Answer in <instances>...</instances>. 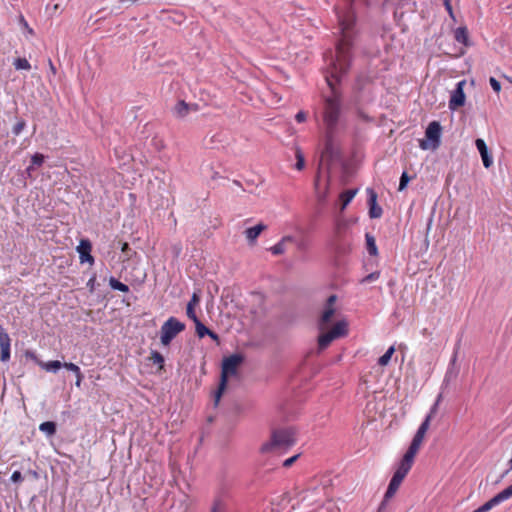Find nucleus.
Returning a JSON list of instances; mask_svg holds the SVG:
<instances>
[{
  "label": "nucleus",
  "mask_w": 512,
  "mask_h": 512,
  "mask_svg": "<svg viewBox=\"0 0 512 512\" xmlns=\"http://www.w3.org/2000/svg\"><path fill=\"white\" fill-rule=\"evenodd\" d=\"M208 336L211 337L214 341H217V342L219 341L218 335L211 330H209Z\"/></svg>",
  "instance_id": "3c124183"
},
{
  "label": "nucleus",
  "mask_w": 512,
  "mask_h": 512,
  "mask_svg": "<svg viewBox=\"0 0 512 512\" xmlns=\"http://www.w3.org/2000/svg\"><path fill=\"white\" fill-rule=\"evenodd\" d=\"M339 29L341 38L336 44L335 55L330 53V62L325 75L326 82L330 88V94L324 96L322 119L327 134H334L340 121L342 100L341 92L336 84L340 83L341 77L345 75L351 65V48L353 45V26L355 15L352 11L339 15Z\"/></svg>",
  "instance_id": "f257e3e1"
},
{
  "label": "nucleus",
  "mask_w": 512,
  "mask_h": 512,
  "mask_svg": "<svg viewBox=\"0 0 512 512\" xmlns=\"http://www.w3.org/2000/svg\"><path fill=\"white\" fill-rule=\"evenodd\" d=\"M315 189H318L319 186V174L316 176L315 183H314Z\"/></svg>",
  "instance_id": "864d4df0"
},
{
  "label": "nucleus",
  "mask_w": 512,
  "mask_h": 512,
  "mask_svg": "<svg viewBox=\"0 0 512 512\" xmlns=\"http://www.w3.org/2000/svg\"><path fill=\"white\" fill-rule=\"evenodd\" d=\"M325 199H326V193L318 194V201L319 202H324Z\"/></svg>",
  "instance_id": "603ef678"
},
{
  "label": "nucleus",
  "mask_w": 512,
  "mask_h": 512,
  "mask_svg": "<svg viewBox=\"0 0 512 512\" xmlns=\"http://www.w3.org/2000/svg\"><path fill=\"white\" fill-rule=\"evenodd\" d=\"M357 192H358L357 189H349L340 194V201H341L340 210L341 211L345 210V208L352 201V199L355 197Z\"/></svg>",
  "instance_id": "a211bd4d"
},
{
  "label": "nucleus",
  "mask_w": 512,
  "mask_h": 512,
  "mask_svg": "<svg viewBox=\"0 0 512 512\" xmlns=\"http://www.w3.org/2000/svg\"><path fill=\"white\" fill-rule=\"evenodd\" d=\"M191 109H196L195 105H189L185 101H180L174 108V112L177 117L183 118L185 117Z\"/></svg>",
  "instance_id": "6ab92c4d"
},
{
  "label": "nucleus",
  "mask_w": 512,
  "mask_h": 512,
  "mask_svg": "<svg viewBox=\"0 0 512 512\" xmlns=\"http://www.w3.org/2000/svg\"><path fill=\"white\" fill-rule=\"evenodd\" d=\"M223 510V504L220 500L215 501L211 512H221Z\"/></svg>",
  "instance_id": "c03bdc74"
},
{
  "label": "nucleus",
  "mask_w": 512,
  "mask_h": 512,
  "mask_svg": "<svg viewBox=\"0 0 512 512\" xmlns=\"http://www.w3.org/2000/svg\"><path fill=\"white\" fill-rule=\"evenodd\" d=\"M465 85V81H460L456 89L452 92L450 101H449V108L451 110H456L457 108L461 107L465 103V94L463 87Z\"/></svg>",
  "instance_id": "9b49d317"
},
{
  "label": "nucleus",
  "mask_w": 512,
  "mask_h": 512,
  "mask_svg": "<svg viewBox=\"0 0 512 512\" xmlns=\"http://www.w3.org/2000/svg\"><path fill=\"white\" fill-rule=\"evenodd\" d=\"M62 367H65L66 369L74 372L75 374L80 372V368L73 363H64L62 364Z\"/></svg>",
  "instance_id": "a19ab883"
},
{
  "label": "nucleus",
  "mask_w": 512,
  "mask_h": 512,
  "mask_svg": "<svg viewBox=\"0 0 512 512\" xmlns=\"http://www.w3.org/2000/svg\"><path fill=\"white\" fill-rule=\"evenodd\" d=\"M195 323L196 328V334L199 338H203L204 336L208 335L209 328H207L200 320H197Z\"/></svg>",
  "instance_id": "bb28decb"
},
{
  "label": "nucleus",
  "mask_w": 512,
  "mask_h": 512,
  "mask_svg": "<svg viewBox=\"0 0 512 512\" xmlns=\"http://www.w3.org/2000/svg\"><path fill=\"white\" fill-rule=\"evenodd\" d=\"M267 228L263 223H259L254 227L245 230V236L250 244H254L258 236Z\"/></svg>",
  "instance_id": "2eb2a0df"
},
{
  "label": "nucleus",
  "mask_w": 512,
  "mask_h": 512,
  "mask_svg": "<svg viewBox=\"0 0 512 512\" xmlns=\"http://www.w3.org/2000/svg\"><path fill=\"white\" fill-rule=\"evenodd\" d=\"M347 334V323L344 320L338 321L333 328L326 332L322 333L318 338V347L319 350L326 349L333 340L345 336Z\"/></svg>",
  "instance_id": "0eeeda50"
},
{
  "label": "nucleus",
  "mask_w": 512,
  "mask_h": 512,
  "mask_svg": "<svg viewBox=\"0 0 512 512\" xmlns=\"http://www.w3.org/2000/svg\"><path fill=\"white\" fill-rule=\"evenodd\" d=\"M442 399V394H439L438 397H437V400L436 402L434 403V405L432 406V408L430 409V412L429 414L426 416V418H429V423L431 422L432 418L435 416V414L437 413V410H438V406H439V403Z\"/></svg>",
  "instance_id": "7c9ffc66"
},
{
  "label": "nucleus",
  "mask_w": 512,
  "mask_h": 512,
  "mask_svg": "<svg viewBox=\"0 0 512 512\" xmlns=\"http://www.w3.org/2000/svg\"><path fill=\"white\" fill-rule=\"evenodd\" d=\"M184 329V323L180 322L175 317H170L161 327V343L165 346L169 345L171 341Z\"/></svg>",
  "instance_id": "39448f33"
},
{
  "label": "nucleus",
  "mask_w": 512,
  "mask_h": 512,
  "mask_svg": "<svg viewBox=\"0 0 512 512\" xmlns=\"http://www.w3.org/2000/svg\"><path fill=\"white\" fill-rule=\"evenodd\" d=\"M49 63H50V70H51L53 73H55V72H56V70H55L54 65L52 64V62H51V61H50Z\"/></svg>",
  "instance_id": "5fc2aeb1"
},
{
  "label": "nucleus",
  "mask_w": 512,
  "mask_h": 512,
  "mask_svg": "<svg viewBox=\"0 0 512 512\" xmlns=\"http://www.w3.org/2000/svg\"><path fill=\"white\" fill-rule=\"evenodd\" d=\"M296 443V432L293 428L275 429L271 433V438L264 443L260 451L262 453L286 451Z\"/></svg>",
  "instance_id": "7ed1b4c3"
},
{
  "label": "nucleus",
  "mask_w": 512,
  "mask_h": 512,
  "mask_svg": "<svg viewBox=\"0 0 512 512\" xmlns=\"http://www.w3.org/2000/svg\"><path fill=\"white\" fill-rule=\"evenodd\" d=\"M121 250L123 253H125L127 256H129V251L131 250L128 243H123Z\"/></svg>",
  "instance_id": "8fccbe9b"
},
{
  "label": "nucleus",
  "mask_w": 512,
  "mask_h": 512,
  "mask_svg": "<svg viewBox=\"0 0 512 512\" xmlns=\"http://www.w3.org/2000/svg\"><path fill=\"white\" fill-rule=\"evenodd\" d=\"M369 194V216L371 218H380L382 215V208L377 205V194L373 189H368Z\"/></svg>",
  "instance_id": "4468645a"
},
{
  "label": "nucleus",
  "mask_w": 512,
  "mask_h": 512,
  "mask_svg": "<svg viewBox=\"0 0 512 512\" xmlns=\"http://www.w3.org/2000/svg\"><path fill=\"white\" fill-rule=\"evenodd\" d=\"M23 477L20 471H14L11 476V481L13 482H20L22 481Z\"/></svg>",
  "instance_id": "a18cd8bd"
},
{
  "label": "nucleus",
  "mask_w": 512,
  "mask_h": 512,
  "mask_svg": "<svg viewBox=\"0 0 512 512\" xmlns=\"http://www.w3.org/2000/svg\"><path fill=\"white\" fill-rule=\"evenodd\" d=\"M199 302H200V296L198 295V293L194 292L187 305H191L192 307H195L196 305L199 304Z\"/></svg>",
  "instance_id": "ea45409f"
},
{
  "label": "nucleus",
  "mask_w": 512,
  "mask_h": 512,
  "mask_svg": "<svg viewBox=\"0 0 512 512\" xmlns=\"http://www.w3.org/2000/svg\"><path fill=\"white\" fill-rule=\"evenodd\" d=\"M512 498V484L496 494L493 498H491L489 501L484 503L482 506L474 510L473 512H488L491 510L494 506L500 504L501 502Z\"/></svg>",
  "instance_id": "9d476101"
},
{
  "label": "nucleus",
  "mask_w": 512,
  "mask_h": 512,
  "mask_svg": "<svg viewBox=\"0 0 512 512\" xmlns=\"http://www.w3.org/2000/svg\"><path fill=\"white\" fill-rule=\"evenodd\" d=\"M76 386H80L81 385V382L83 380V374L81 373V371L79 373H76Z\"/></svg>",
  "instance_id": "09e8293b"
},
{
  "label": "nucleus",
  "mask_w": 512,
  "mask_h": 512,
  "mask_svg": "<svg viewBox=\"0 0 512 512\" xmlns=\"http://www.w3.org/2000/svg\"><path fill=\"white\" fill-rule=\"evenodd\" d=\"M489 82H490V85H491L492 89H493L495 92H497V93H498V92H500V90H501V84H500V82H499L497 79H495L494 77H491V78L489 79Z\"/></svg>",
  "instance_id": "4c0bfd02"
},
{
  "label": "nucleus",
  "mask_w": 512,
  "mask_h": 512,
  "mask_svg": "<svg viewBox=\"0 0 512 512\" xmlns=\"http://www.w3.org/2000/svg\"><path fill=\"white\" fill-rule=\"evenodd\" d=\"M394 352L395 348L393 346L389 347L388 350L378 359L379 365L386 366L391 360Z\"/></svg>",
  "instance_id": "a878e982"
},
{
  "label": "nucleus",
  "mask_w": 512,
  "mask_h": 512,
  "mask_svg": "<svg viewBox=\"0 0 512 512\" xmlns=\"http://www.w3.org/2000/svg\"><path fill=\"white\" fill-rule=\"evenodd\" d=\"M14 66L17 70H30L31 65L26 58H17L14 61Z\"/></svg>",
  "instance_id": "cd10ccee"
},
{
  "label": "nucleus",
  "mask_w": 512,
  "mask_h": 512,
  "mask_svg": "<svg viewBox=\"0 0 512 512\" xmlns=\"http://www.w3.org/2000/svg\"><path fill=\"white\" fill-rule=\"evenodd\" d=\"M429 426V418H425L420 427L418 428L416 434L414 435L413 440L403 457L414 462V457L422 445V442L424 440L426 432L429 429Z\"/></svg>",
  "instance_id": "6e6552de"
},
{
  "label": "nucleus",
  "mask_w": 512,
  "mask_h": 512,
  "mask_svg": "<svg viewBox=\"0 0 512 512\" xmlns=\"http://www.w3.org/2000/svg\"><path fill=\"white\" fill-rule=\"evenodd\" d=\"M307 118V114L304 112V111H299L296 116H295V119L297 122H304Z\"/></svg>",
  "instance_id": "49530a36"
},
{
  "label": "nucleus",
  "mask_w": 512,
  "mask_h": 512,
  "mask_svg": "<svg viewBox=\"0 0 512 512\" xmlns=\"http://www.w3.org/2000/svg\"><path fill=\"white\" fill-rule=\"evenodd\" d=\"M44 162V156L42 154L36 153L31 158V165L27 168V171H31L34 166H40Z\"/></svg>",
  "instance_id": "c85d7f7f"
},
{
  "label": "nucleus",
  "mask_w": 512,
  "mask_h": 512,
  "mask_svg": "<svg viewBox=\"0 0 512 512\" xmlns=\"http://www.w3.org/2000/svg\"><path fill=\"white\" fill-rule=\"evenodd\" d=\"M294 241V238L291 237V236H285L282 238V240L280 242H278L276 245H274L273 247L270 248V251L274 254V255H281L285 252L286 250V245L288 243H291Z\"/></svg>",
  "instance_id": "f3484780"
},
{
  "label": "nucleus",
  "mask_w": 512,
  "mask_h": 512,
  "mask_svg": "<svg viewBox=\"0 0 512 512\" xmlns=\"http://www.w3.org/2000/svg\"><path fill=\"white\" fill-rule=\"evenodd\" d=\"M444 6H445L447 12L449 13V15L451 16V18L454 19L453 8H452L450 0H444Z\"/></svg>",
  "instance_id": "37998d69"
},
{
  "label": "nucleus",
  "mask_w": 512,
  "mask_h": 512,
  "mask_svg": "<svg viewBox=\"0 0 512 512\" xmlns=\"http://www.w3.org/2000/svg\"><path fill=\"white\" fill-rule=\"evenodd\" d=\"M26 122L23 119L18 120V122L13 126L12 132L14 135L18 136L25 128Z\"/></svg>",
  "instance_id": "473e14b6"
},
{
  "label": "nucleus",
  "mask_w": 512,
  "mask_h": 512,
  "mask_svg": "<svg viewBox=\"0 0 512 512\" xmlns=\"http://www.w3.org/2000/svg\"><path fill=\"white\" fill-rule=\"evenodd\" d=\"M336 300V295H330L326 301V305L318 322V327L321 331L327 328L335 315L336 310L334 308V304Z\"/></svg>",
  "instance_id": "1a4fd4ad"
},
{
  "label": "nucleus",
  "mask_w": 512,
  "mask_h": 512,
  "mask_svg": "<svg viewBox=\"0 0 512 512\" xmlns=\"http://www.w3.org/2000/svg\"><path fill=\"white\" fill-rule=\"evenodd\" d=\"M95 281H96V276H95V275H93V276L88 280V282H87V287L89 288V291H90L91 293H93V292H94V290H95Z\"/></svg>",
  "instance_id": "79ce46f5"
},
{
  "label": "nucleus",
  "mask_w": 512,
  "mask_h": 512,
  "mask_svg": "<svg viewBox=\"0 0 512 512\" xmlns=\"http://www.w3.org/2000/svg\"><path fill=\"white\" fill-rule=\"evenodd\" d=\"M441 131L442 128L439 122L432 121L429 123L425 132L426 140H420L419 143L421 149H437L440 146Z\"/></svg>",
  "instance_id": "423d86ee"
},
{
  "label": "nucleus",
  "mask_w": 512,
  "mask_h": 512,
  "mask_svg": "<svg viewBox=\"0 0 512 512\" xmlns=\"http://www.w3.org/2000/svg\"><path fill=\"white\" fill-rule=\"evenodd\" d=\"M27 354L30 355V357L36 359V357L33 354H30V353H27Z\"/></svg>",
  "instance_id": "13d9d810"
},
{
  "label": "nucleus",
  "mask_w": 512,
  "mask_h": 512,
  "mask_svg": "<svg viewBox=\"0 0 512 512\" xmlns=\"http://www.w3.org/2000/svg\"><path fill=\"white\" fill-rule=\"evenodd\" d=\"M379 277H380V272L379 271H375V272H372V273L368 274L364 278H362L360 280V283L361 284H365V283H368V282L376 281V280L379 279Z\"/></svg>",
  "instance_id": "2f4dec72"
},
{
  "label": "nucleus",
  "mask_w": 512,
  "mask_h": 512,
  "mask_svg": "<svg viewBox=\"0 0 512 512\" xmlns=\"http://www.w3.org/2000/svg\"><path fill=\"white\" fill-rule=\"evenodd\" d=\"M151 359L154 364H159L162 367L164 363V357L159 352H152Z\"/></svg>",
  "instance_id": "f704fd0d"
},
{
  "label": "nucleus",
  "mask_w": 512,
  "mask_h": 512,
  "mask_svg": "<svg viewBox=\"0 0 512 512\" xmlns=\"http://www.w3.org/2000/svg\"><path fill=\"white\" fill-rule=\"evenodd\" d=\"M509 466H510V469H512V458L509 461Z\"/></svg>",
  "instance_id": "6e6d98bb"
},
{
  "label": "nucleus",
  "mask_w": 512,
  "mask_h": 512,
  "mask_svg": "<svg viewBox=\"0 0 512 512\" xmlns=\"http://www.w3.org/2000/svg\"><path fill=\"white\" fill-rule=\"evenodd\" d=\"M0 348H1V356H0L1 361H3V362L8 361L10 358V337L9 336H1Z\"/></svg>",
  "instance_id": "dca6fc26"
},
{
  "label": "nucleus",
  "mask_w": 512,
  "mask_h": 512,
  "mask_svg": "<svg viewBox=\"0 0 512 512\" xmlns=\"http://www.w3.org/2000/svg\"><path fill=\"white\" fill-rule=\"evenodd\" d=\"M300 454H296L288 459H286L284 462H283V466L286 467V468H289L291 467L294 462L299 458Z\"/></svg>",
  "instance_id": "58836bf2"
},
{
  "label": "nucleus",
  "mask_w": 512,
  "mask_h": 512,
  "mask_svg": "<svg viewBox=\"0 0 512 512\" xmlns=\"http://www.w3.org/2000/svg\"><path fill=\"white\" fill-rule=\"evenodd\" d=\"M195 307H192L191 305H187V308H186V314L187 316L193 320V322H196L198 319L196 313H195V310H194Z\"/></svg>",
  "instance_id": "c9c22d12"
},
{
  "label": "nucleus",
  "mask_w": 512,
  "mask_h": 512,
  "mask_svg": "<svg viewBox=\"0 0 512 512\" xmlns=\"http://www.w3.org/2000/svg\"><path fill=\"white\" fill-rule=\"evenodd\" d=\"M409 180H410V178H409L408 174L406 172H403L402 175H401V178H400V183H399L398 190L399 191L404 190L406 188Z\"/></svg>",
  "instance_id": "72a5a7b5"
},
{
  "label": "nucleus",
  "mask_w": 512,
  "mask_h": 512,
  "mask_svg": "<svg viewBox=\"0 0 512 512\" xmlns=\"http://www.w3.org/2000/svg\"><path fill=\"white\" fill-rule=\"evenodd\" d=\"M365 239H366V248H367L368 253L372 256H376L378 254V250H377L375 238L372 235H370L369 233H367L365 235Z\"/></svg>",
  "instance_id": "5701e85b"
},
{
  "label": "nucleus",
  "mask_w": 512,
  "mask_h": 512,
  "mask_svg": "<svg viewBox=\"0 0 512 512\" xmlns=\"http://www.w3.org/2000/svg\"><path fill=\"white\" fill-rule=\"evenodd\" d=\"M56 423L53 421H46L40 424L39 430L43 433H45L47 436L51 437L54 436L56 433Z\"/></svg>",
  "instance_id": "412c9836"
},
{
  "label": "nucleus",
  "mask_w": 512,
  "mask_h": 512,
  "mask_svg": "<svg viewBox=\"0 0 512 512\" xmlns=\"http://www.w3.org/2000/svg\"><path fill=\"white\" fill-rule=\"evenodd\" d=\"M333 135L334 134H327L326 133V145H325V150L323 152V154H325V155H332V152H333V148H332V138H333Z\"/></svg>",
  "instance_id": "c756f323"
},
{
  "label": "nucleus",
  "mask_w": 512,
  "mask_h": 512,
  "mask_svg": "<svg viewBox=\"0 0 512 512\" xmlns=\"http://www.w3.org/2000/svg\"><path fill=\"white\" fill-rule=\"evenodd\" d=\"M37 363L42 369H44L48 372H57L62 367V363L58 360H53V361H49V362H43V361L37 360Z\"/></svg>",
  "instance_id": "aec40b11"
},
{
  "label": "nucleus",
  "mask_w": 512,
  "mask_h": 512,
  "mask_svg": "<svg viewBox=\"0 0 512 512\" xmlns=\"http://www.w3.org/2000/svg\"><path fill=\"white\" fill-rule=\"evenodd\" d=\"M244 362V356L239 353L232 354L223 358L221 365V375L218 389L214 393V405L217 406L227 388L230 377L239 376V367Z\"/></svg>",
  "instance_id": "f03ea898"
},
{
  "label": "nucleus",
  "mask_w": 512,
  "mask_h": 512,
  "mask_svg": "<svg viewBox=\"0 0 512 512\" xmlns=\"http://www.w3.org/2000/svg\"><path fill=\"white\" fill-rule=\"evenodd\" d=\"M455 40L464 45H468V31L466 27H458L455 30Z\"/></svg>",
  "instance_id": "4be33fe9"
},
{
  "label": "nucleus",
  "mask_w": 512,
  "mask_h": 512,
  "mask_svg": "<svg viewBox=\"0 0 512 512\" xmlns=\"http://www.w3.org/2000/svg\"><path fill=\"white\" fill-rule=\"evenodd\" d=\"M475 145L481 155L483 165L485 168H490L493 164L492 156L489 154L485 141L481 138L476 139Z\"/></svg>",
  "instance_id": "f8f14e48"
},
{
  "label": "nucleus",
  "mask_w": 512,
  "mask_h": 512,
  "mask_svg": "<svg viewBox=\"0 0 512 512\" xmlns=\"http://www.w3.org/2000/svg\"><path fill=\"white\" fill-rule=\"evenodd\" d=\"M456 361V354L454 355L453 359H452V363H454Z\"/></svg>",
  "instance_id": "4d7b16f0"
},
{
  "label": "nucleus",
  "mask_w": 512,
  "mask_h": 512,
  "mask_svg": "<svg viewBox=\"0 0 512 512\" xmlns=\"http://www.w3.org/2000/svg\"><path fill=\"white\" fill-rule=\"evenodd\" d=\"M295 157H296V169L301 171L305 167V158L302 150L299 147L295 148Z\"/></svg>",
  "instance_id": "b1692460"
},
{
  "label": "nucleus",
  "mask_w": 512,
  "mask_h": 512,
  "mask_svg": "<svg viewBox=\"0 0 512 512\" xmlns=\"http://www.w3.org/2000/svg\"><path fill=\"white\" fill-rule=\"evenodd\" d=\"M109 285L114 290H118V291L125 292V293L129 291V287L126 284L118 281L114 277H111L109 279Z\"/></svg>",
  "instance_id": "393cba45"
},
{
  "label": "nucleus",
  "mask_w": 512,
  "mask_h": 512,
  "mask_svg": "<svg viewBox=\"0 0 512 512\" xmlns=\"http://www.w3.org/2000/svg\"><path fill=\"white\" fill-rule=\"evenodd\" d=\"M215 138H216V135H212L210 137L206 136L204 138V140H203L204 146L207 147V148H213L214 147V143L216 142Z\"/></svg>",
  "instance_id": "e433bc0d"
},
{
  "label": "nucleus",
  "mask_w": 512,
  "mask_h": 512,
  "mask_svg": "<svg viewBox=\"0 0 512 512\" xmlns=\"http://www.w3.org/2000/svg\"><path fill=\"white\" fill-rule=\"evenodd\" d=\"M20 23L23 25V27L27 30L29 34L32 35L34 33L33 29L29 27L28 23L26 22L23 16L20 17Z\"/></svg>",
  "instance_id": "de8ad7c7"
},
{
  "label": "nucleus",
  "mask_w": 512,
  "mask_h": 512,
  "mask_svg": "<svg viewBox=\"0 0 512 512\" xmlns=\"http://www.w3.org/2000/svg\"><path fill=\"white\" fill-rule=\"evenodd\" d=\"M412 464H413V461H411L405 457L402 458V460L399 463L398 468L396 469V471L394 472V474L392 476V479L390 480V483L388 485L387 491L384 496L385 500L392 498L396 494L402 481L404 480V478L408 474L409 470L411 469Z\"/></svg>",
  "instance_id": "20e7f679"
},
{
  "label": "nucleus",
  "mask_w": 512,
  "mask_h": 512,
  "mask_svg": "<svg viewBox=\"0 0 512 512\" xmlns=\"http://www.w3.org/2000/svg\"><path fill=\"white\" fill-rule=\"evenodd\" d=\"M77 251L79 253L80 261L93 263L94 258L91 255V243L89 240H81L79 246L77 247Z\"/></svg>",
  "instance_id": "ddd939ff"
}]
</instances>
